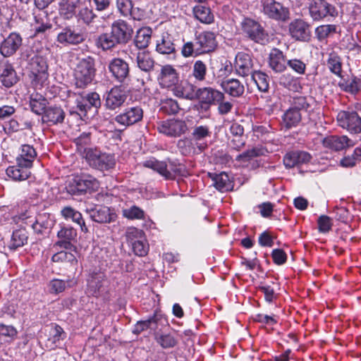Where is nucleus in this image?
Segmentation results:
<instances>
[{"instance_id":"nucleus-30","label":"nucleus","mask_w":361,"mask_h":361,"mask_svg":"<svg viewBox=\"0 0 361 361\" xmlns=\"http://www.w3.org/2000/svg\"><path fill=\"white\" fill-rule=\"evenodd\" d=\"M0 78L2 85L7 88L13 86L18 81L16 71L8 63L2 66L1 70H0Z\"/></svg>"},{"instance_id":"nucleus-63","label":"nucleus","mask_w":361,"mask_h":361,"mask_svg":"<svg viewBox=\"0 0 361 361\" xmlns=\"http://www.w3.org/2000/svg\"><path fill=\"white\" fill-rule=\"evenodd\" d=\"M133 6L132 0H116V7L121 15L124 17H128Z\"/></svg>"},{"instance_id":"nucleus-9","label":"nucleus","mask_w":361,"mask_h":361,"mask_svg":"<svg viewBox=\"0 0 361 361\" xmlns=\"http://www.w3.org/2000/svg\"><path fill=\"white\" fill-rule=\"evenodd\" d=\"M242 30L246 36L257 43L265 44L269 41L268 34L264 27L252 19H245L242 23Z\"/></svg>"},{"instance_id":"nucleus-58","label":"nucleus","mask_w":361,"mask_h":361,"mask_svg":"<svg viewBox=\"0 0 361 361\" xmlns=\"http://www.w3.org/2000/svg\"><path fill=\"white\" fill-rule=\"evenodd\" d=\"M133 250L135 254L137 256H145L147 254L149 250V245L147 243L145 238L136 240L133 242Z\"/></svg>"},{"instance_id":"nucleus-43","label":"nucleus","mask_w":361,"mask_h":361,"mask_svg":"<svg viewBox=\"0 0 361 361\" xmlns=\"http://www.w3.org/2000/svg\"><path fill=\"white\" fill-rule=\"evenodd\" d=\"M47 103V99L41 94H32L30 97V107L37 115L44 114Z\"/></svg>"},{"instance_id":"nucleus-64","label":"nucleus","mask_w":361,"mask_h":361,"mask_svg":"<svg viewBox=\"0 0 361 361\" xmlns=\"http://www.w3.org/2000/svg\"><path fill=\"white\" fill-rule=\"evenodd\" d=\"M76 108L77 111L75 113L80 118L85 116L88 110L90 109V105H88L82 94H80V97L76 99Z\"/></svg>"},{"instance_id":"nucleus-39","label":"nucleus","mask_w":361,"mask_h":361,"mask_svg":"<svg viewBox=\"0 0 361 361\" xmlns=\"http://www.w3.org/2000/svg\"><path fill=\"white\" fill-rule=\"evenodd\" d=\"M207 75V66L202 60H196L191 66L190 76L192 78L195 82H202L206 80Z\"/></svg>"},{"instance_id":"nucleus-14","label":"nucleus","mask_w":361,"mask_h":361,"mask_svg":"<svg viewBox=\"0 0 361 361\" xmlns=\"http://www.w3.org/2000/svg\"><path fill=\"white\" fill-rule=\"evenodd\" d=\"M23 39L16 32L10 33L0 44V53L4 57H10L15 54L21 47Z\"/></svg>"},{"instance_id":"nucleus-22","label":"nucleus","mask_w":361,"mask_h":361,"mask_svg":"<svg viewBox=\"0 0 361 361\" xmlns=\"http://www.w3.org/2000/svg\"><path fill=\"white\" fill-rule=\"evenodd\" d=\"M111 32L118 43L122 44L130 38L133 29L126 21L118 20L113 23Z\"/></svg>"},{"instance_id":"nucleus-45","label":"nucleus","mask_w":361,"mask_h":361,"mask_svg":"<svg viewBox=\"0 0 361 361\" xmlns=\"http://www.w3.org/2000/svg\"><path fill=\"white\" fill-rule=\"evenodd\" d=\"M76 18L78 22H81L86 25H90L97 18L92 8L84 6L79 9Z\"/></svg>"},{"instance_id":"nucleus-11","label":"nucleus","mask_w":361,"mask_h":361,"mask_svg":"<svg viewBox=\"0 0 361 361\" xmlns=\"http://www.w3.org/2000/svg\"><path fill=\"white\" fill-rule=\"evenodd\" d=\"M144 111L140 106H132L126 108L115 117V121L126 128L139 123L143 118Z\"/></svg>"},{"instance_id":"nucleus-44","label":"nucleus","mask_w":361,"mask_h":361,"mask_svg":"<svg viewBox=\"0 0 361 361\" xmlns=\"http://www.w3.org/2000/svg\"><path fill=\"white\" fill-rule=\"evenodd\" d=\"M214 187L221 192H226L232 189L233 183L228 175L225 172L215 174L212 178Z\"/></svg>"},{"instance_id":"nucleus-52","label":"nucleus","mask_w":361,"mask_h":361,"mask_svg":"<svg viewBox=\"0 0 361 361\" xmlns=\"http://www.w3.org/2000/svg\"><path fill=\"white\" fill-rule=\"evenodd\" d=\"M337 32V27L335 25H322L315 30V35L319 41L324 40L331 35Z\"/></svg>"},{"instance_id":"nucleus-33","label":"nucleus","mask_w":361,"mask_h":361,"mask_svg":"<svg viewBox=\"0 0 361 361\" xmlns=\"http://www.w3.org/2000/svg\"><path fill=\"white\" fill-rule=\"evenodd\" d=\"M137 66L141 71L149 73L154 69V61L150 54L146 51H139L136 54Z\"/></svg>"},{"instance_id":"nucleus-17","label":"nucleus","mask_w":361,"mask_h":361,"mask_svg":"<svg viewBox=\"0 0 361 361\" xmlns=\"http://www.w3.org/2000/svg\"><path fill=\"white\" fill-rule=\"evenodd\" d=\"M234 67L237 75L246 77L255 71L254 70L253 60L250 54L239 52L235 56Z\"/></svg>"},{"instance_id":"nucleus-4","label":"nucleus","mask_w":361,"mask_h":361,"mask_svg":"<svg viewBox=\"0 0 361 361\" xmlns=\"http://www.w3.org/2000/svg\"><path fill=\"white\" fill-rule=\"evenodd\" d=\"M95 75L94 60L91 56L80 59L74 71L75 85L84 88L91 83Z\"/></svg>"},{"instance_id":"nucleus-2","label":"nucleus","mask_w":361,"mask_h":361,"mask_svg":"<svg viewBox=\"0 0 361 361\" xmlns=\"http://www.w3.org/2000/svg\"><path fill=\"white\" fill-rule=\"evenodd\" d=\"M48 55L47 49L39 50L36 52L30 50L23 55V57L27 61L28 68L33 75L35 80L43 82L47 79Z\"/></svg>"},{"instance_id":"nucleus-47","label":"nucleus","mask_w":361,"mask_h":361,"mask_svg":"<svg viewBox=\"0 0 361 361\" xmlns=\"http://www.w3.org/2000/svg\"><path fill=\"white\" fill-rule=\"evenodd\" d=\"M251 78L259 91L263 92H268L269 89V77L268 75L260 71H255L252 74Z\"/></svg>"},{"instance_id":"nucleus-38","label":"nucleus","mask_w":361,"mask_h":361,"mask_svg":"<svg viewBox=\"0 0 361 361\" xmlns=\"http://www.w3.org/2000/svg\"><path fill=\"white\" fill-rule=\"evenodd\" d=\"M61 213L64 219H71L74 223L78 224L80 226L82 231L85 233L88 231L85 221L83 220L80 212L75 210L71 207H65L61 209Z\"/></svg>"},{"instance_id":"nucleus-48","label":"nucleus","mask_w":361,"mask_h":361,"mask_svg":"<svg viewBox=\"0 0 361 361\" xmlns=\"http://www.w3.org/2000/svg\"><path fill=\"white\" fill-rule=\"evenodd\" d=\"M193 13L195 18L202 23L210 24L214 20V16L209 8L198 5L194 7Z\"/></svg>"},{"instance_id":"nucleus-23","label":"nucleus","mask_w":361,"mask_h":361,"mask_svg":"<svg viewBox=\"0 0 361 361\" xmlns=\"http://www.w3.org/2000/svg\"><path fill=\"white\" fill-rule=\"evenodd\" d=\"M105 279L106 276L103 272L93 271L87 279V292L92 296H99L104 290Z\"/></svg>"},{"instance_id":"nucleus-8","label":"nucleus","mask_w":361,"mask_h":361,"mask_svg":"<svg viewBox=\"0 0 361 361\" xmlns=\"http://www.w3.org/2000/svg\"><path fill=\"white\" fill-rule=\"evenodd\" d=\"M309 11L314 20H329L338 15L336 7L326 0H314L310 5Z\"/></svg>"},{"instance_id":"nucleus-10","label":"nucleus","mask_w":361,"mask_h":361,"mask_svg":"<svg viewBox=\"0 0 361 361\" xmlns=\"http://www.w3.org/2000/svg\"><path fill=\"white\" fill-rule=\"evenodd\" d=\"M159 133L168 137H180L188 131L186 123L180 119H167L157 123Z\"/></svg>"},{"instance_id":"nucleus-24","label":"nucleus","mask_w":361,"mask_h":361,"mask_svg":"<svg viewBox=\"0 0 361 361\" xmlns=\"http://www.w3.org/2000/svg\"><path fill=\"white\" fill-rule=\"evenodd\" d=\"M159 85L162 87L170 88L179 82V76L176 70L170 65L164 66L158 77Z\"/></svg>"},{"instance_id":"nucleus-1","label":"nucleus","mask_w":361,"mask_h":361,"mask_svg":"<svg viewBox=\"0 0 361 361\" xmlns=\"http://www.w3.org/2000/svg\"><path fill=\"white\" fill-rule=\"evenodd\" d=\"M217 47L214 32L204 31L196 35L193 41L185 42L181 49L184 57L197 56L215 50Z\"/></svg>"},{"instance_id":"nucleus-60","label":"nucleus","mask_w":361,"mask_h":361,"mask_svg":"<svg viewBox=\"0 0 361 361\" xmlns=\"http://www.w3.org/2000/svg\"><path fill=\"white\" fill-rule=\"evenodd\" d=\"M17 330L12 326L0 324V341H8L17 335Z\"/></svg>"},{"instance_id":"nucleus-36","label":"nucleus","mask_w":361,"mask_h":361,"mask_svg":"<svg viewBox=\"0 0 361 361\" xmlns=\"http://www.w3.org/2000/svg\"><path fill=\"white\" fill-rule=\"evenodd\" d=\"M80 0H61L59 5L61 16L67 20L76 16V8L78 7Z\"/></svg>"},{"instance_id":"nucleus-7","label":"nucleus","mask_w":361,"mask_h":361,"mask_svg":"<svg viewBox=\"0 0 361 361\" xmlns=\"http://www.w3.org/2000/svg\"><path fill=\"white\" fill-rule=\"evenodd\" d=\"M338 126L350 134L361 133V117L355 111H341L336 116Z\"/></svg>"},{"instance_id":"nucleus-54","label":"nucleus","mask_w":361,"mask_h":361,"mask_svg":"<svg viewBox=\"0 0 361 361\" xmlns=\"http://www.w3.org/2000/svg\"><path fill=\"white\" fill-rule=\"evenodd\" d=\"M161 105V110L169 115L176 114L180 109L177 101L171 98L163 100Z\"/></svg>"},{"instance_id":"nucleus-25","label":"nucleus","mask_w":361,"mask_h":361,"mask_svg":"<svg viewBox=\"0 0 361 361\" xmlns=\"http://www.w3.org/2000/svg\"><path fill=\"white\" fill-rule=\"evenodd\" d=\"M36 157L37 152L32 145H23L16 157V164L25 168L31 169Z\"/></svg>"},{"instance_id":"nucleus-56","label":"nucleus","mask_w":361,"mask_h":361,"mask_svg":"<svg viewBox=\"0 0 361 361\" xmlns=\"http://www.w3.org/2000/svg\"><path fill=\"white\" fill-rule=\"evenodd\" d=\"M124 217L128 219H144V211L137 206H132L129 208L122 210Z\"/></svg>"},{"instance_id":"nucleus-57","label":"nucleus","mask_w":361,"mask_h":361,"mask_svg":"<svg viewBox=\"0 0 361 361\" xmlns=\"http://www.w3.org/2000/svg\"><path fill=\"white\" fill-rule=\"evenodd\" d=\"M156 339L157 343L164 348H173L177 343L176 338L171 334L157 336Z\"/></svg>"},{"instance_id":"nucleus-49","label":"nucleus","mask_w":361,"mask_h":361,"mask_svg":"<svg viewBox=\"0 0 361 361\" xmlns=\"http://www.w3.org/2000/svg\"><path fill=\"white\" fill-rule=\"evenodd\" d=\"M341 89L346 92L356 94L361 87V80L354 77L350 80H343L338 82Z\"/></svg>"},{"instance_id":"nucleus-15","label":"nucleus","mask_w":361,"mask_h":361,"mask_svg":"<svg viewBox=\"0 0 361 361\" xmlns=\"http://www.w3.org/2000/svg\"><path fill=\"white\" fill-rule=\"evenodd\" d=\"M196 98L202 104L216 105L222 99H225L224 93L210 87H200L196 90Z\"/></svg>"},{"instance_id":"nucleus-34","label":"nucleus","mask_w":361,"mask_h":361,"mask_svg":"<svg viewBox=\"0 0 361 361\" xmlns=\"http://www.w3.org/2000/svg\"><path fill=\"white\" fill-rule=\"evenodd\" d=\"M54 226V219L47 213L39 214L37 216L35 223L32 224L33 230L39 234L44 231L51 228Z\"/></svg>"},{"instance_id":"nucleus-28","label":"nucleus","mask_w":361,"mask_h":361,"mask_svg":"<svg viewBox=\"0 0 361 361\" xmlns=\"http://www.w3.org/2000/svg\"><path fill=\"white\" fill-rule=\"evenodd\" d=\"M77 235L76 231L72 227H63L57 233V236L60 239L56 243V245L66 250L75 249V246L71 243V240H74Z\"/></svg>"},{"instance_id":"nucleus-35","label":"nucleus","mask_w":361,"mask_h":361,"mask_svg":"<svg viewBox=\"0 0 361 361\" xmlns=\"http://www.w3.org/2000/svg\"><path fill=\"white\" fill-rule=\"evenodd\" d=\"M156 50L161 54H170L175 52V44L171 36L168 32H164L160 39L157 41Z\"/></svg>"},{"instance_id":"nucleus-37","label":"nucleus","mask_w":361,"mask_h":361,"mask_svg":"<svg viewBox=\"0 0 361 361\" xmlns=\"http://www.w3.org/2000/svg\"><path fill=\"white\" fill-rule=\"evenodd\" d=\"M30 169L16 164L15 166H11L7 168L6 175L15 181H22L30 176L31 172Z\"/></svg>"},{"instance_id":"nucleus-46","label":"nucleus","mask_w":361,"mask_h":361,"mask_svg":"<svg viewBox=\"0 0 361 361\" xmlns=\"http://www.w3.org/2000/svg\"><path fill=\"white\" fill-rule=\"evenodd\" d=\"M267 152V150L262 147H254L238 154L236 160L240 162H247L255 157L265 155Z\"/></svg>"},{"instance_id":"nucleus-5","label":"nucleus","mask_w":361,"mask_h":361,"mask_svg":"<svg viewBox=\"0 0 361 361\" xmlns=\"http://www.w3.org/2000/svg\"><path fill=\"white\" fill-rule=\"evenodd\" d=\"M99 182L93 176L82 173L72 179L68 186V192L74 195L94 192L99 189Z\"/></svg>"},{"instance_id":"nucleus-31","label":"nucleus","mask_w":361,"mask_h":361,"mask_svg":"<svg viewBox=\"0 0 361 361\" xmlns=\"http://www.w3.org/2000/svg\"><path fill=\"white\" fill-rule=\"evenodd\" d=\"M65 118V112L60 106H49L47 108L42 116L44 122L50 123L53 125L61 123Z\"/></svg>"},{"instance_id":"nucleus-40","label":"nucleus","mask_w":361,"mask_h":361,"mask_svg":"<svg viewBox=\"0 0 361 361\" xmlns=\"http://www.w3.org/2000/svg\"><path fill=\"white\" fill-rule=\"evenodd\" d=\"M301 112L290 107L283 115L282 125L286 129H290L293 127H296L301 121Z\"/></svg>"},{"instance_id":"nucleus-3","label":"nucleus","mask_w":361,"mask_h":361,"mask_svg":"<svg viewBox=\"0 0 361 361\" xmlns=\"http://www.w3.org/2000/svg\"><path fill=\"white\" fill-rule=\"evenodd\" d=\"M84 158L90 167L100 171L114 169L116 163L114 154L102 152L97 148H85Z\"/></svg>"},{"instance_id":"nucleus-55","label":"nucleus","mask_w":361,"mask_h":361,"mask_svg":"<svg viewBox=\"0 0 361 361\" xmlns=\"http://www.w3.org/2000/svg\"><path fill=\"white\" fill-rule=\"evenodd\" d=\"M158 321V318L157 315H154L153 317L149 318L145 321L137 322L135 329L133 331L134 333L139 334L141 331L150 328L152 329H154L157 328V323Z\"/></svg>"},{"instance_id":"nucleus-20","label":"nucleus","mask_w":361,"mask_h":361,"mask_svg":"<svg viewBox=\"0 0 361 361\" xmlns=\"http://www.w3.org/2000/svg\"><path fill=\"white\" fill-rule=\"evenodd\" d=\"M84 40V35L70 26L62 28L57 35V42L62 44H78Z\"/></svg>"},{"instance_id":"nucleus-27","label":"nucleus","mask_w":361,"mask_h":361,"mask_svg":"<svg viewBox=\"0 0 361 361\" xmlns=\"http://www.w3.org/2000/svg\"><path fill=\"white\" fill-rule=\"evenodd\" d=\"M286 59L282 51L272 49L269 55V66L276 73H281L286 69Z\"/></svg>"},{"instance_id":"nucleus-18","label":"nucleus","mask_w":361,"mask_h":361,"mask_svg":"<svg viewBox=\"0 0 361 361\" xmlns=\"http://www.w3.org/2000/svg\"><path fill=\"white\" fill-rule=\"evenodd\" d=\"M211 135L212 131L208 126H195L191 133V142L202 152L207 147V140Z\"/></svg>"},{"instance_id":"nucleus-19","label":"nucleus","mask_w":361,"mask_h":361,"mask_svg":"<svg viewBox=\"0 0 361 361\" xmlns=\"http://www.w3.org/2000/svg\"><path fill=\"white\" fill-rule=\"evenodd\" d=\"M323 145L325 147L337 152L352 147L355 142L347 135H330L323 140Z\"/></svg>"},{"instance_id":"nucleus-26","label":"nucleus","mask_w":361,"mask_h":361,"mask_svg":"<svg viewBox=\"0 0 361 361\" xmlns=\"http://www.w3.org/2000/svg\"><path fill=\"white\" fill-rule=\"evenodd\" d=\"M220 87L233 97H239L244 94L245 87L243 84L235 78H224L220 83Z\"/></svg>"},{"instance_id":"nucleus-41","label":"nucleus","mask_w":361,"mask_h":361,"mask_svg":"<svg viewBox=\"0 0 361 361\" xmlns=\"http://www.w3.org/2000/svg\"><path fill=\"white\" fill-rule=\"evenodd\" d=\"M152 30L149 27H142L139 29L136 33L134 43L135 47L139 49L147 48L152 38Z\"/></svg>"},{"instance_id":"nucleus-6","label":"nucleus","mask_w":361,"mask_h":361,"mask_svg":"<svg viewBox=\"0 0 361 361\" xmlns=\"http://www.w3.org/2000/svg\"><path fill=\"white\" fill-rule=\"evenodd\" d=\"M262 12L267 18L286 22L289 19V10L276 0H261Z\"/></svg>"},{"instance_id":"nucleus-53","label":"nucleus","mask_w":361,"mask_h":361,"mask_svg":"<svg viewBox=\"0 0 361 361\" xmlns=\"http://www.w3.org/2000/svg\"><path fill=\"white\" fill-rule=\"evenodd\" d=\"M73 281L54 279L49 283V290L51 293L58 294L65 290L67 286H71Z\"/></svg>"},{"instance_id":"nucleus-42","label":"nucleus","mask_w":361,"mask_h":361,"mask_svg":"<svg viewBox=\"0 0 361 361\" xmlns=\"http://www.w3.org/2000/svg\"><path fill=\"white\" fill-rule=\"evenodd\" d=\"M27 232L25 229L20 228L14 231L8 245L9 249L16 250L18 247L23 246L27 243Z\"/></svg>"},{"instance_id":"nucleus-13","label":"nucleus","mask_w":361,"mask_h":361,"mask_svg":"<svg viewBox=\"0 0 361 361\" xmlns=\"http://www.w3.org/2000/svg\"><path fill=\"white\" fill-rule=\"evenodd\" d=\"M292 38L298 41L308 42L311 37L310 25L302 19H295L288 26Z\"/></svg>"},{"instance_id":"nucleus-21","label":"nucleus","mask_w":361,"mask_h":361,"mask_svg":"<svg viewBox=\"0 0 361 361\" xmlns=\"http://www.w3.org/2000/svg\"><path fill=\"white\" fill-rule=\"evenodd\" d=\"M87 212L91 219L99 224H107L116 220V215L111 212L107 207L99 206L92 209H87Z\"/></svg>"},{"instance_id":"nucleus-16","label":"nucleus","mask_w":361,"mask_h":361,"mask_svg":"<svg viewBox=\"0 0 361 361\" xmlns=\"http://www.w3.org/2000/svg\"><path fill=\"white\" fill-rule=\"evenodd\" d=\"M126 99V92L120 87L116 86L105 94L104 106L107 109L116 110L124 104Z\"/></svg>"},{"instance_id":"nucleus-59","label":"nucleus","mask_w":361,"mask_h":361,"mask_svg":"<svg viewBox=\"0 0 361 361\" xmlns=\"http://www.w3.org/2000/svg\"><path fill=\"white\" fill-rule=\"evenodd\" d=\"M310 106L308 99L303 96H298L293 98L290 108L299 112L307 111Z\"/></svg>"},{"instance_id":"nucleus-32","label":"nucleus","mask_w":361,"mask_h":361,"mask_svg":"<svg viewBox=\"0 0 361 361\" xmlns=\"http://www.w3.org/2000/svg\"><path fill=\"white\" fill-rule=\"evenodd\" d=\"M143 166L150 169L164 179L171 178V174L168 171V164L165 161H159L154 157H152L142 163Z\"/></svg>"},{"instance_id":"nucleus-29","label":"nucleus","mask_w":361,"mask_h":361,"mask_svg":"<svg viewBox=\"0 0 361 361\" xmlns=\"http://www.w3.org/2000/svg\"><path fill=\"white\" fill-rule=\"evenodd\" d=\"M171 88L173 94L177 97L190 100L196 98V87L191 83L178 82Z\"/></svg>"},{"instance_id":"nucleus-51","label":"nucleus","mask_w":361,"mask_h":361,"mask_svg":"<svg viewBox=\"0 0 361 361\" xmlns=\"http://www.w3.org/2000/svg\"><path fill=\"white\" fill-rule=\"evenodd\" d=\"M51 259L54 262H69L71 265L75 267L78 264V260L75 256L67 251H61L54 254Z\"/></svg>"},{"instance_id":"nucleus-61","label":"nucleus","mask_w":361,"mask_h":361,"mask_svg":"<svg viewBox=\"0 0 361 361\" xmlns=\"http://www.w3.org/2000/svg\"><path fill=\"white\" fill-rule=\"evenodd\" d=\"M327 65L330 71L339 75L341 72V62L340 58L335 54H330L327 61Z\"/></svg>"},{"instance_id":"nucleus-12","label":"nucleus","mask_w":361,"mask_h":361,"mask_svg":"<svg viewBox=\"0 0 361 361\" xmlns=\"http://www.w3.org/2000/svg\"><path fill=\"white\" fill-rule=\"evenodd\" d=\"M108 69L112 77L118 82H125L130 75L128 63L121 58L111 59L109 63Z\"/></svg>"},{"instance_id":"nucleus-62","label":"nucleus","mask_w":361,"mask_h":361,"mask_svg":"<svg viewBox=\"0 0 361 361\" xmlns=\"http://www.w3.org/2000/svg\"><path fill=\"white\" fill-rule=\"evenodd\" d=\"M318 230L320 233H328L332 227L331 219L326 215H321L317 220Z\"/></svg>"},{"instance_id":"nucleus-50","label":"nucleus","mask_w":361,"mask_h":361,"mask_svg":"<svg viewBox=\"0 0 361 361\" xmlns=\"http://www.w3.org/2000/svg\"><path fill=\"white\" fill-rule=\"evenodd\" d=\"M119 44L114 35L110 33L100 35L97 39V45L103 50H109Z\"/></svg>"}]
</instances>
